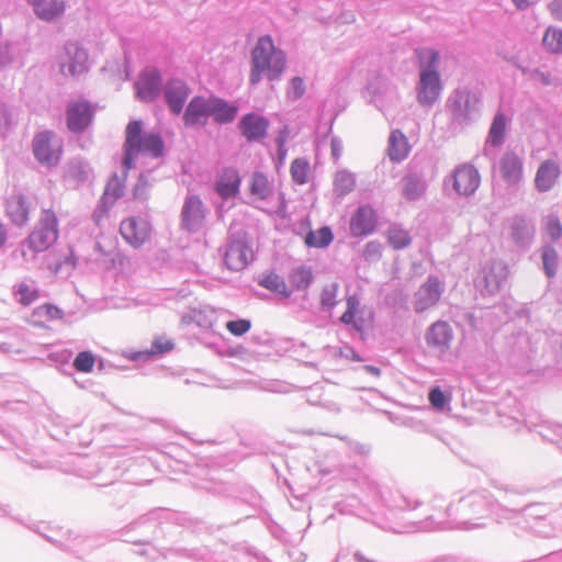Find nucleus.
Masks as SVG:
<instances>
[{
  "label": "nucleus",
  "mask_w": 562,
  "mask_h": 562,
  "mask_svg": "<svg viewBox=\"0 0 562 562\" xmlns=\"http://www.w3.org/2000/svg\"><path fill=\"white\" fill-rule=\"evenodd\" d=\"M95 359L92 353L81 351L74 360V367L79 372H91L94 367Z\"/></svg>",
  "instance_id": "obj_36"
},
{
  "label": "nucleus",
  "mask_w": 562,
  "mask_h": 562,
  "mask_svg": "<svg viewBox=\"0 0 562 562\" xmlns=\"http://www.w3.org/2000/svg\"><path fill=\"white\" fill-rule=\"evenodd\" d=\"M205 220V209L202 201L196 196L186 200L182 207V224L189 232L200 229Z\"/></svg>",
  "instance_id": "obj_12"
},
{
  "label": "nucleus",
  "mask_w": 562,
  "mask_h": 562,
  "mask_svg": "<svg viewBox=\"0 0 562 562\" xmlns=\"http://www.w3.org/2000/svg\"><path fill=\"white\" fill-rule=\"evenodd\" d=\"M268 126L269 122L265 117L252 113L245 115L239 123L241 134L248 140L263 138L267 134Z\"/></svg>",
  "instance_id": "obj_16"
},
{
  "label": "nucleus",
  "mask_w": 562,
  "mask_h": 562,
  "mask_svg": "<svg viewBox=\"0 0 562 562\" xmlns=\"http://www.w3.org/2000/svg\"><path fill=\"white\" fill-rule=\"evenodd\" d=\"M263 288L276 292L284 297H289L291 295V291L286 286L282 277L274 272H270L266 274L259 282Z\"/></svg>",
  "instance_id": "obj_31"
},
{
  "label": "nucleus",
  "mask_w": 562,
  "mask_h": 562,
  "mask_svg": "<svg viewBox=\"0 0 562 562\" xmlns=\"http://www.w3.org/2000/svg\"><path fill=\"white\" fill-rule=\"evenodd\" d=\"M33 7L35 14L46 21L59 18L65 12L63 0H27Z\"/></svg>",
  "instance_id": "obj_20"
},
{
  "label": "nucleus",
  "mask_w": 562,
  "mask_h": 562,
  "mask_svg": "<svg viewBox=\"0 0 562 562\" xmlns=\"http://www.w3.org/2000/svg\"><path fill=\"white\" fill-rule=\"evenodd\" d=\"M499 170L506 182L516 183L522 173L521 160L514 154H506L499 161Z\"/></svg>",
  "instance_id": "obj_22"
},
{
  "label": "nucleus",
  "mask_w": 562,
  "mask_h": 562,
  "mask_svg": "<svg viewBox=\"0 0 562 562\" xmlns=\"http://www.w3.org/2000/svg\"><path fill=\"white\" fill-rule=\"evenodd\" d=\"M291 86H292V90H293L294 97L295 98H301L303 95V93H304V90H305L303 79L300 78V77H294L291 80Z\"/></svg>",
  "instance_id": "obj_45"
},
{
  "label": "nucleus",
  "mask_w": 562,
  "mask_h": 562,
  "mask_svg": "<svg viewBox=\"0 0 562 562\" xmlns=\"http://www.w3.org/2000/svg\"><path fill=\"white\" fill-rule=\"evenodd\" d=\"M480 175L471 165H462L453 172V188L460 195H470L480 186Z\"/></svg>",
  "instance_id": "obj_10"
},
{
  "label": "nucleus",
  "mask_w": 562,
  "mask_h": 562,
  "mask_svg": "<svg viewBox=\"0 0 562 562\" xmlns=\"http://www.w3.org/2000/svg\"><path fill=\"white\" fill-rule=\"evenodd\" d=\"M160 85L161 78L157 71L150 70L142 74L136 82L137 97L145 102L156 99Z\"/></svg>",
  "instance_id": "obj_15"
},
{
  "label": "nucleus",
  "mask_w": 562,
  "mask_h": 562,
  "mask_svg": "<svg viewBox=\"0 0 562 562\" xmlns=\"http://www.w3.org/2000/svg\"><path fill=\"white\" fill-rule=\"evenodd\" d=\"M420 61V77L417 86V100L424 106L432 105L440 95L442 86L436 67L439 53L430 48L417 52Z\"/></svg>",
  "instance_id": "obj_3"
},
{
  "label": "nucleus",
  "mask_w": 562,
  "mask_h": 562,
  "mask_svg": "<svg viewBox=\"0 0 562 562\" xmlns=\"http://www.w3.org/2000/svg\"><path fill=\"white\" fill-rule=\"evenodd\" d=\"M285 55L277 48L270 36L260 37L251 50V69L249 82L258 83L262 76L269 80H277L285 68Z\"/></svg>",
  "instance_id": "obj_1"
},
{
  "label": "nucleus",
  "mask_w": 562,
  "mask_h": 562,
  "mask_svg": "<svg viewBox=\"0 0 562 562\" xmlns=\"http://www.w3.org/2000/svg\"><path fill=\"white\" fill-rule=\"evenodd\" d=\"M209 116H211L210 99L195 97L190 101L183 119L187 125H200L204 124Z\"/></svg>",
  "instance_id": "obj_17"
},
{
  "label": "nucleus",
  "mask_w": 562,
  "mask_h": 562,
  "mask_svg": "<svg viewBox=\"0 0 562 562\" xmlns=\"http://www.w3.org/2000/svg\"><path fill=\"white\" fill-rule=\"evenodd\" d=\"M290 175L299 186L305 184L310 181L312 171L310 162L304 158H295L290 166Z\"/></svg>",
  "instance_id": "obj_29"
},
{
  "label": "nucleus",
  "mask_w": 562,
  "mask_h": 562,
  "mask_svg": "<svg viewBox=\"0 0 562 562\" xmlns=\"http://www.w3.org/2000/svg\"><path fill=\"white\" fill-rule=\"evenodd\" d=\"M125 155L123 158V166L125 169H131L134 166V158L139 154L150 157H159L164 151V143L159 135L154 133H143L142 122L132 121L127 124L125 130Z\"/></svg>",
  "instance_id": "obj_2"
},
{
  "label": "nucleus",
  "mask_w": 562,
  "mask_h": 562,
  "mask_svg": "<svg viewBox=\"0 0 562 562\" xmlns=\"http://www.w3.org/2000/svg\"><path fill=\"white\" fill-rule=\"evenodd\" d=\"M340 321L346 324L351 323V299L350 297L347 299V310L341 315Z\"/></svg>",
  "instance_id": "obj_49"
},
{
  "label": "nucleus",
  "mask_w": 562,
  "mask_h": 562,
  "mask_svg": "<svg viewBox=\"0 0 562 562\" xmlns=\"http://www.w3.org/2000/svg\"><path fill=\"white\" fill-rule=\"evenodd\" d=\"M428 398L436 409H443L448 402L446 394L439 387L431 389Z\"/></svg>",
  "instance_id": "obj_41"
},
{
  "label": "nucleus",
  "mask_w": 562,
  "mask_h": 562,
  "mask_svg": "<svg viewBox=\"0 0 562 562\" xmlns=\"http://www.w3.org/2000/svg\"><path fill=\"white\" fill-rule=\"evenodd\" d=\"M250 196L256 201L267 200L272 193V186L262 172H254L249 181Z\"/></svg>",
  "instance_id": "obj_24"
},
{
  "label": "nucleus",
  "mask_w": 562,
  "mask_h": 562,
  "mask_svg": "<svg viewBox=\"0 0 562 562\" xmlns=\"http://www.w3.org/2000/svg\"><path fill=\"white\" fill-rule=\"evenodd\" d=\"M506 131V119L503 114H497L493 121L490 137L493 145H499Z\"/></svg>",
  "instance_id": "obj_35"
},
{
  "label": "nucleus",
  "mask_w": 562,
  "mask_h": 562,
  "mask_svg": "<svg viewBox=\"0 0 562 562\" xmlns=\"http://www.w3.org/2000/svg\"><path fill=\"white\" fill-rule=\"evenodd\" d=\"M241 178L237 169L224 168L215 181V191L224 199L235 198L239 193Z\"/></svg>",
  "instance_id": "obj_13"
},
{
  "label": "nucleus",
  "mask_w": 562,
  "mask_h": 562,
  "mask_svg": "<svg viewBox=\"0 0 562 562\" xmlns=\"http://www.w3.org/2000/svg\"><path fill=\"white\" fill-rule=\"evenodd\" d=\"M559 175L560 169L558 164L551 160L544 161L538 169L536 176L537 188L541 191L550 190L554 186Z\"/></svg>",
  "instance_id": "obj_23"
},
{
  "label": "nucleus",
  "mask_w": 562,
  "mask_h": 562,
  "mask_svg": "<svg viewBox=\"0 0 562 562\" xmlns=\"http://www.w3.org/2000/svg\"><path fill=\"white\" fill-rule=\"evenodd\" d=\"M542 261L546 274L553 277L557 271L558 254L552 247H546L542 252Z\"/></svg>",
  "instance_id": "obj_37"
},
{
  "label": "nucleus",
  "mask_w": 562,
  "mask_h": 562,
  "mask_svg": "<svg viewBox=\"0 0 562 562\" xmlns=\"http://www.w3.org/2000/svg\"><path fill=\"white\" fill-rule=\"evenodd\" d=\"M30 209V202L24 196L15 195L7 202L5 210L12 223L22 226L29 221Z\"/></svg>",
  "instance_id": "obj_21"
},
{
  "label": "nucleus",
  "mask_w": 562,
  "mask_h": 562,
  "mask_svg": "<svg viewBox=\"0 0 562 562\" xmlns=\"http://www.w3.org/2000/svg\"><path fill=\"white\" fill-rule=\"evenodd\" d=\"M508 271L502 263H492L484 269V285L488 292L498 290L507 278Z\"/></svg>",
  "instance_id": "obj_26"
},
{
  "label": "nucleus",
  "mask_w": 562,
  "mask_h": 562,
  "mask_svg": "<svg viewBox=\"0 0 562 562\" xmlns=\"http://www.w3.org/2000/svg\"><path fill=\"white\" fill-rule=\"evenodd\" d=\"M440 297V282L437 278L430 277L415 293L414 310L417 313H423L436 305Z\"/></svg>",
  "instance_id": "obj_9"
},
{
  "label": "nucleus",
  "mask_w": 562,
  "mask_h": 562,
  "mask_svg": "<svg viewBox=\"0 0 562 562\" xmlns=\"http://www.w3.org/2000/svg\"><path fill=\"white\" fill-rule=\"evenodd\" d=\"M32 149L40 164L52 167L60 160L63 142L56 137L54 132L43 131L34 136Z\"/></svg>",
  "instance_id": "obj_5"
},
{
  "label": "nucleus",
  "mask_w": 562,
  "mask_h": 562,
  "mask_svg": "<svg viewBox=\"0 0 562 562\" xmlns=\"http://www.w3.org/2000/svg\"><path fill=\"white\" fill-rule=\"evenodd\" d=\"M40 310L44 311L45 314H47L52 318H60L61 317V311L50 304H45V305L41 306Z\"/></svg>",
  "instance_id": "obj_48"
},
{
  "label": "nucleus",
  "mask_w": 562,
  "mask_h": 562,
  "mask_svg": "<svg viewBox=\"0 0 562 562\" xmlns=\"http://www.w3.org/2000/svg\"><path fill=\"white\" fill-rule=\"evenodd\" d=\"M289 280L295 290L304 291L313 282V271L310 267H296L289 273Z\"/></svg>",
  "instance_id": "obj_28"
},
{
  "label": "nucleus",
  "mask_w": 562,
  "mask_h": 562,
  "mask_svg": "<svg viewBox=\"0 0 562 562\" xmlns=\"http://www.w3.org/2000/svg\"><path fill=\"white\" fill-rule=\"evenodd\" d=\"M519 10H525L533 3V0H512Z\"/></svg>",
  "instance_id": "obj_50"
},
{
  "label": "nucleus",
  "mask_w": 562,
  "mask_h": 562,
  "mask_svg": "<svg viewBox=\"0 0 562 562\" xmlns=\"http://www.w3.org/2000/svg\"><path fill=\"white\" fill-rule=\"evenodd\" d=\"M7 241V229L3 224L0 223V248L3 247V245Z\"/></svg>",
  "instance_id": "obj_51"
},
{
  "label": "nucleus",
  "mask_w": 562,
  "mask_h": 562,
  "mask_svg": "<svg viewBox=\"0 0 562 562\" xmlns=\"http://www.w3.org/2000/svg\"><path fill=\"white\" fill-rule=\"evenodd\" d=\"M66 114L67 127L74 133H80L87 128L93 117L91 105L83 100L69 103Z\"/></svg>",
  "instance_id": "obj_8"
},
{
  "label": "nucleus",
  "mask_w": 562,
  "mask_h": 562,
  "mask_svg": "<svg viewBox=\"0 0 562 562\" xmlns=\"http://www.w3.org/2000/svg\"><path fill=\"white\" fill-rule=\"evenodd\" d=\"M544 228L551 239L557 240L562 236V225L557 216L546 218Z\"/></svg>",
  "instance_id": "obj_39"
},
{
  "label": "nucleus",
  "mask_w": 562,
  "mask_h": 562,
  "mask_svg": "<svg viewBox=\"0 0 562 562\" xmlns=\"http://www.w3.org/2000/svg\"><path fill=\"white\" fill-rule=\"evenodd\" d=\"M333 233L329 227H322L316 231H311L305 236V244L307 247L312 248H324L327 247L333 241Z\"/></svg>",
  "instance_id": "obj_30"
},
{
  "label": "nucleus",
  "mask_w": 562,
  "mask_h": 562,
  "mask_svg": "<svg viewBox=\"0 0 562 562\" xmlns=\"http://www.w3.org/2000/svg\"><path fill=\"white\" fill-rule=\"evenodd\" d=\"M542 43L550 53H562V30L549 27L543 35Z\"/></svg>",
  "instance_id": "obj_32"
},
{
  "label": "nucleus",
  "mask_w": 562,
  "mask_h": 562,
  "mask_svg": "<svg viewBox=\"0 0 562 562\" xmlns=\"http://www.w3.org/2000/svg\"><path fill=\"white\" fill-rule=\"evenodd\" d=\"M58 238V220L52 209H44L37 226L27 238L29 246L35 251L46 250Z\"/></svg>",
  "instance_id": "obj_4"
},
{
  "label": "nucleus",
  "mask_w": 562,
  "mask_h": 562,
  "mask_svg": "<svg viewBox=\"0 0 562 562\" xmlns=\"http://www.w3.org/2000/svg\"><path fill=\"white\" fill-rule=\"evenodd\" d=\"M348 180L347 175L338 173L335 178V189L340 195H345L348 193V187L345 184V182Z\"/></svg>",
  "instance_id": "obj_44"
},
{
  "label": "nucleus",
  "mask_w": 562,
  "mask_h": 562,
  "mask_svg": "<svg viewBox=\"0 0 562 562\" xmlns=\"http://www.w3.org/2000/svg\"><path fill=\"white\" fill-rule=\"evenodd\" d=\"M251 327L248 319L229 321L226 323V329L234 336H243Z\"/></svg>",
  "instance_id": "obj_40"
},
{
  "label": "nucleus",
  "mask_w": 562,
  "mask_h": 562,
  "mask_svg": "<svg viewBox=\"0 0 562 562\" xmlns=\"http://www.w3.org/2000/svg\"><path fill=\"white\" fill-rule=\"evenodd\" d=\"M14 293L18 296V302L24 306L32 304L40 296V291L25 282L19 283Z\"/></svg>",
  "instance_id": "obj_33"
},
{
  "label": "nucleus",
  "mask_w": 562,
  "mask_h": 562,
  "mask_svg": "<svg viewBox=\"0 0 562 562\" xmlns=\"http://www.w3.org/2000/svg\"><path fill=\"white\" fill-rule=\"evenodd\" d=\"M173 349V342L166 337H157L151 344V353H165Z\"/></svg>",
  "instance_id": "obj_42"
},
{
  "label": "nucleus",
  "mask_w": 562,
  "mask_h": 562,
  "mask_svg": "<svg viewBox=\"0 0 562 562\" xmlns=\"http://www.w3.org/2000/svg\"><path fill=\"white\" fill-rule=\"evenodd\" d=\"M551 14L562 21V0H552L549 5Z\"/></svg>",
  "instance_id": "obj_47"
},
{
  "label": "nucleus",
  "mask_w": 562,
  "mask_h": 562,
  "mask_svg": "<svg viewBox=\"0 0 562 562\" xmlns=\"http://www.w3.org/2000/svg\"><path fill=\"white\" fill-rule=\"evenodd\" d=\"M409 153V144L400 131H393L389 138V157L394 161L403 160Z\"/></svg>",
  "instance_id": "obj_25"
},
{
  "label": "nucleus",
  "mask_w": 562,
  "mask_h": 562,
  "mask_svg": "<svg viewBox=\"0 0 562 562\" xmlns=\"http://www.w3.org/2000/svg\"><path fill=\"white\" fill-rule=\"evenodd\" d=\"M71 77H79L88 71V53L78 43L65 46V59L61 65Z\"/></svg>",
  "instance_id": "obj_7"
},
{
  "label": "nucleus",
  "mask_w": 562,
  "mask_h": 562,
  "mask_svg": "<svg viewBox=\"0 0 562 562\" xmlns=\"http://www.w3.org/2000/svg\"><path fill=\"white\" fill-rule=\"evenodd\" d=\"M358 375H362V374H370L372 375L374 379H378L381 374V371L380 369L375 368V367H371V366H361V367H358L356 369Z\"/></svg>",
  "instance_id": "obj_46"
},
{
  "label": "nucleus",
  "mask_w": 562,
  "mask_h": 562,
  "mask_svg": "<svg viewBox=\"0 0 562 562\" xmlns=\"http://www.w3.org/2000/svg\"><path fill=\"white\" fill-rule=\"evenodd\" d=\"M376 226V214L369 206H361L353 215V236L371 234Z\"/></svg>",
  "instance_id": "obj_19"
},
{
  "label": "nucleus",
  "mask_w": 562,
  "mask_h": 562,
  "mask_svg": "<svg viewBox=\"0 0 562 562\" xmlns=\"http://www.w3.org/2000/svg\"><path fill=\"white\" fill-rule=\"evenodd\" d=\"M120 234L127 244L138 248L149 240L151 226L145 218L131 216L122 221Z\"/></svg>",
  "instance_id": "obj_6"
},
{
  "label": "nucleus",
  "mask_w": 562,
  "mask_h": 562,
  "mask_svg": "<svg viewBox=\"0 0 562 562\" xmlns=\"http://www.w3.org/2000/svg\"><path fill=\"white\" fill-rule=\"evenodd\" d=\"M387 241L394 249H402L412 241L409 234L397 226H393L387 231Z\"/></svg>",
  "instance_id": "obj_34"
},
{
  "label": "nucleus",
  "mask_w": 562,
  "mask_h": 562,
  "mask_svg": "<svg viewBox=\"0 0 562 562\" xmlns=\"http://www.w3.org/2000/svg\"><path fill=\"white\" fill-rule=\"evenodd\" d=\"M210 109L211 116L221 124L232 122L237 114V108L222 99L210 98Z\"/></svg>",
  "instance_id": "obj_27"
},
{
  "label": "nucleus",
  "mask_w": 562,
  "mask_h": 562,
  "mask_svg": "<svg viewBox=\"0 0 562 562\" xmlns=\"http://www.w3.org/2000/svg\"><path fill=\"white\" fill-rule=\"evenodd\" d=\"M359 312L353 307V327L363 334L366 330L372 328L373 316L371 312L364 313L363 311L358 315Z\"/></svg>",
  "instance_id": "obj_38"
},
{
  "label": "nucleus",
  "mask_w": 562,
  "mask_h": 562,
  "mask_svg": "<svg viewBox=\"0 0 562 562\" xmlns=\"http://www.w3.org/2000/svg\"><path fill=\"white\" fill-rule=\"evenodd\" d=\"M165 95L170 110L179 114L184 105V102L189 95V89L187 85L180 80L170 81L165 90Z\"/></svg>",
  "instance_id": "obj_18"
},
{
  "label": "nucleus",
  "mask_w": 562,
  "mask_h": 562,
  "mask_svg": "<svg viewBox=\"0 0 562 562\" xmlns=\"http://www.w3.org/2000/svg\"><path fill=\"white\" fill-rule=\"evenodd\" d=\"M331 153L335 157H337L340 153V146L337 142L331 143Z\"/></svg>",
  "instance_id": "obj_52"
},
{
  "label": "nucleus",
  "mask_w": 562,
  "mask_h": 562,
  "mask_svg": "<svg viewBox=\"0 0 562 562\" xmlns=\"http://www.w3.org/2000/svg\"><path fill=\"white\" fill-rule=\"evenodd\" d=\"M252 257L250 246L245 240L237 239L229 244L225 252V263L228 269L240 271L248 266Z\"/></svg>",
  "instance_id": "obj_11"
},
{
  "label": "nucleus",
  "mask_w": 562,
  "mask_h": 562,
  "mask_svg": "<svg viewBox=\"0 0 562 562\" xmlns=\"http://www.w3.org/2000/svg\"><path fill=\"white\" fill-rule=\"evenodd\" d=\"M336 285L325 288L322 293V305L325 307H333L336 304Z\"/></svg>",
  "instance_id": "obj_43"
},
{
  "label": "nucleus",
  "mask_w": 562,
  "mask_h": 562,
  "mask_svg": "<svg viewBox=\"0 0 562 562\" xmlns=\"http://www.w3.org/2000/svg\"><path fill=\"white\" fill-rule=\"evenodd\" d=\"M452 338L453 333L450 325L442 321L434 323L426 334L427 345L441 351L449 348Z\"/></svg>",
  "instance_id": "obj_14"
}]
</instances>
